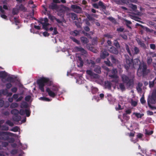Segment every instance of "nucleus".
I'll return each mask as SVG.
<instances>
[{
  "label": "nucleus",
  "instance_id": "obj_20",
  "mask_svg": "<svg viewBox=\"0 0 156 156\" xmlns=\"http://www.w3.org/2000/svg\"><path fill=\"white\" fill-rule=\"evenodd\" d=\"M98 5L103 9H106V6L102 1H99L98 2Z\"/></svg>",
  "mask_w": 156,
  "mask_h": 156
},
{
  "label": "nucleus",
  "instance_id": "obj_26",
  "mask_svg": "<svg viewBox=\"0 0 156 156\" xmlns=\"http://www.w3.org/2000/svg\"><path fill=\"white\" fill-rule=\"evenodd\" d=\"M98 38L97 37H95L93 38L92 40V44L93 45L97 44L98 43Z\"/></svg>",
  "mask_w": 156,
  "mask_h": 156
},
{
  "label": "nucleus",
  "instance_id": "obj_37",
  "mask_svg": "<svg viewBox=\"0 0 156 156\" xmlns=\"http://www.w3.org/2000/svg\"><path fill=\"white\" fill-rule=\"evenodd\" d=\"M114 44L117 49L120 48V46L119 44L117 41L115 40V41Z\"/></svg>",
  "mask_w": 156,
  "mask_h": 156
},
{
  "label": "nucleus",
  "instance_id": "obj_27",
  "mask_svg": "<svg viewBox=\"0 0 156 156\" xmlns=\"http://www.w3.org/2000/svg\"><path fill=\"white\" fill-rule=\"evenodd\" d=\"M86 16L87 17V18L89 21H93L94 20V18L92 16L91 14H86Z\"/></svg>",
  "mask_w": 156,
  "mask_h": 156
},
{
  "label": "nucleus",
  "instance_id": "obj_6",
  "mask_svg": "<svg viewBox=\"0 0 156 156\" xmlns=\"http://www.w3.org/2000/svg\"><path fill=\"white\" fill-rule=\"evenodd\" d=\"M9 138V133L6 132H0V139L3 140H7Z\"/></svg>",
  "mask_w": 156,
  "mask_h": 156
},
{
  "label": "nucleus",
  "instance_id": "obj_8",
  "mask_svg": "<svg viewBox=\"0 0 156 156\" xmlns=\"http://www.w3.org/2000/svg\"><path fill=\"white\" fill-rule=\"evenodd\" d=\"M109 55V54L106 50H103L101 52L100 57L101 59H104Z\"/></svg>",
  "mask_w": 156,
  "mask_h": 156
},
{
  "label": "nucleus",
  "instance_id": "obj_42",
  "mask_svg": "<svg viewBox=\"0 0 156 156\" xmlns=\"http://www.w3.org/2000/svg\"><path fill=\"white\" fill-rule=\"evenodd\" d=\"M10 153L11 154L15 155L17 153L18 150L16 149H14L11 151Z\"/></svg>",
  "mask_w": 156,
  "mask_h": 156
},
{
  "label": "nucleus",
  "instance_id": "obj_52",
  "mask_svg": "<svg viewBox=\"0 0 156 156\" xmlns=\"http://www.w3.org/2000/svg\"><path fill=\"white\" fill-rule=\"evenodd\" d=\"M153 131H148L147 129H145V133L146 134L148 135H151L153 133Z\"/></svg>",
  "mask_w": 156,
  "mask_h": 156
},
{
  "label": "nucleus",
  "instance_id": "obj_46",
  "mask_svg": "<svg viewBox=\"0 0 156 156\" xmlns=\"http://www.w3.org/2000/svg\"><path fill=\"white\" fill-rule=\"evenodd\" d=\"M12 84L10 83H6L5 84V87L6 89H9L12 87Z\"/></svg>",
  "mask_w": 156,
  "mask_h": 156
},
{
  "label": "nucleus",
  "instance_id": "obj_29",
  "mask_svg": "<svg viewBox=\"0 0 156 156\" xmlns=\"http://www.w3.org/2000/svg\"><path fill=\"white\" fill-rule=\"evenodd\" d=\"M28 105L27 103L25 102H23L20 105V107L21 108H28Z\"/></svg>",
  "mask_w": 156,
  "mask_h": 156
},
{
  "label": "nucleus",
  "instance_id": "obj_62",
  "mask_svg": "<svg viewBox=\"0 0 156 156\" xmlns=\"http://www.w3.org/2000/svg\"><path fill=\"white\" fill-rule=\"evenodd\" d=\"M83 32V34L84 35L87 36V37L88 38H91V37L90 36V34H88L87 33H86V32Z\"/></svg>",
  "mask_w": 156,
  "mask_h": 156
},
{
  "label": "nucleus",
  "instance_id": "obj_39",
  "mask_svg": "<svg viewBox=\"0 0 156 156\" xmlns=\"http://www.w3.org/2000/svg\"><path fill=\"white\" fill-rule=\"evenodd\" d=\"M41 23L42 24L43 28L47 30V27L48 24L45 23Z\"/></svg>",
  "mask_w": 156,
  "mask_h": 156
},
{
  "label": "nucleus",
  "instance_id": "obj_45",
  "mask_svg": "<svg viewBox=\"0 0 156 156\" xmlns=\"http://www.w3.org/2000/svg\"><path fill=\"white\" fill-rule=\"evenodd\" d=\"M9 144L7 142H3L2 143V147H5L8 145Z\"/></svg>",
  "mask_w": 156,
  "mask_h": 156
},
{
  "label": "nucleus",
  "instance_id": "obj_4",
  "mask_svg": "<svg viewBox=\"0 0 156 156\" xmlns=\"http://www.w3.org/2000/svg\"><path fill=\"white\" fill-rule=\"evenodd\" d=\"M126 59V65H125V68L126 70L129 69V68L133 67H134L135 63L133 62V59L129 58V56L126 55H125Z\"/></svg>",
  "mask_w": 156,
  "mask_h": 156
},
{
  "label": "nucleus",
  "instance_id": "obj_1",
  "mask_svg": "<svg viewBox=\"0 0 156 156\" xmlns=\"http://www.w3.org/2000/svg\"><path fill=\"white\" fill-rule=\"evenodd\" d=\"M49 81V78L44 77L41 78L37 80V83L38 85L39 88L41 92H44V87Z\"/></svg>",
  "mask_w": 156,
  "mask_h": 156
},
{
  "label": "nucleus",
  "instance_id": "obj_25",
  "mask_svg": "<svg viewBox=\"0 0 156 156\" xmlns=\"http://www.w3.org/2000/svg\"><path fill=\"white\" fill-rule=\"evenodd\" d=\"M39 99L44 101H50L51 100L49 98L44 97H41L39 98Z\"/></svg>",
  "mask_w": 156,
  "mask_h": 156
},
{
  "label": "nucleus",
  "instance_id": "obj_28",
  "mask_svg": "<svg viewBox=\"0 0 156 156\" xmlns=\"http://www.w3.org/2000/svg\"><path fill=\"white\" fill-rule=\"evenodd\" d=\"M115 2H116V3L118 4H121L122 3V2L124 3H129V2L127 1H126V0H123V1H122V0H115Z\"/></svg>",
  "mask_w": 156,
  "mask_h": 156
},
{
  "label": "nucleus",
  "instance_id": "obj_64",
  "mask_svg": "<svg viewBox=\"0 0 156 156\" xmlns=\"http://www.w3.org/2000/svg\"><path fill=\"white\" fill-rule=\"evenodd\" d=\"M93 7L95 8L98 9H99V5L97 3H94L93 4Z\"/></svg>",
  "mask_w": 156,
  "mask_h": 156
},
{
  "label": "nucleus",
  "instance_id": "obj_15",
  "mask_svg": "<svg viewBox=\"0 0 156 156\" xmlns=\"http://www.w3.org/2000/svg\"><path fill=\"white\" fill-rule=\"evenodd\" d=\"M82 43L84 44H87L89 42L87 38L85 37H82L80 38Z\"/></svg>",
  "mask_w": 156,
  "mask_h": 156
},
{
  "label": "nucleus",
  "instance_id": "obj_48",
  "mask_svg": "<svg viewBox=\"0 0 156 156\" xmlns=\"http://www.w3.org/2000/svg\"><path fill=\"white\" fill-rule=\"evenodd\" d=\"M83 61H81L78 62V66L79 67H81L83 66Z\"/></svg>",
  "mask_w": 156,
  "mask_h": 156
},
{
  "label": "nucleus",
  "instance_id": "obj_50",
  "mask_svg": "<svg viewBox=\"0 0 156 156\" xmlns=\"http://www.w3.org/2000/svg\"><path fill=\"white\" fill-rule=\"evenodd\" d=\"M140 102L142 104H144L145 102V100L144 98V93H143V95L142 97L141 98L140 100Z\"/></svg>",
  "mask_w": 156,
  "mask_h": 156
},
{
  "label": "nucleus",
  "instance_id": "obj_35",
  "mask_svg": "<svg viewBox=\"0 0 156 156\" xmlns=\"http://www.w3.org/2000/svg\"><path fill=\"white\" fill-rule=\"evenodd\" d=\"M88 63L89 64L91 65V67H94L96 66L95 65V62L92 60H90L88 62Z\"/></svg>",
  "mask_w": 156,
  "mask_h": 156
},
{
  "label": "nucleus",
  "instance_id": "obj_13",
  "mask_svg": "<svg viewBox=\"0 0 156 156\" xmlns=\"http://www.w3.org/2000/svg\"><path fill=\"white\" fill-rule=\"evenodd\" d=\"M94 68V70L95 72L98 74L101 73V68L100 66L96 65Z\"/></svg>",
  "mask_w": 156,
  "mask_h": 156
},
{
  "label": "nucleus",
  "instance_id": "obj_30",
  "mask_svg": "<svg viewBox=\"0 0 156 156\" xmlns=\"http://www.w3.org/2000/svg\"><path fill=\"white\" fill-rule=\"evenodd\" d=\"M18 106V104L16 103H12L10 105V108H14L17 107Z\"/></svg>",
  "mask_w": 156,
  "mask_h": 156
},
{
  "label": "nucleus",
  "instance_id": "obj_16",
  "mask_svg": "<svg viewBox=\"0 0 156 156\" xmlns=\"http://www.w3.org/2000/svg\"><path fill=\"white\" fill-rule=\"evenodd\" d=\"M105 87L106 88L110 89L111 87V83L108 81H105Z\"/></svg>",
  "mask_w": 156,
  "mask_h": 156
},
{
  "label": "nucleus",
  "instance_id": "obj_9",
  "mask_svg": "<svg viewBox=\"0 0 156 156\" xmlns=\"http://www.w3.org/2000/svg\"><path fill=\"white\" fill-rule=\"evenodd\" d=\"M86 73L91 77L94 78H98V75L94 73L91 70H87Z\"/></svg>",
  "mask_w": 156,
  "mask_h": 156
},
{
  "label": "nucleus",
  "instance_id": "obj_11",
  "mask_svg": "<svg viewBox=\"0 0 156 156\" xmlns=\"http://www.w3.org/2000/svg\"><path fill=\"white\" fill-rule=\"evenodd\" d=\"M49 8L52 10L57 9H58V6L57 4L52 2L49 5Z\"/></svg>",
  "mask_w": 156,
  "mask_h": 156
},
{
  "label": "nucleus",
  "instance_id": "obj_44",
  "mask_svg": "<svg viewBox=\"0 0 156 156\" xmlns=\"http://www.w3.org/2000/svg\"><path fill=\"white\" fill-rule=\"evenodd\" d=\"M19 129V128L18 127L16 126L11 129V131L14 132H16L18 131Z\"/></svg>",
  "mask_w": 156,
  "mask_h": 156
},
{
  "label": "nucleus",
  "instance_id": "obj_17",
  "mask_svg": "<svg viewBox=\"0 0 156 156\" xmlns=\"http://www.w3.org/2000/svg\"><path fill=\"white\" fill-rule=\"evenodd\" d=\"M11 113L13 115H15L19 114V111L17 109H14L11 110Z\"/></svg>",
  "mask_w": 156,
  "mask_h": 156
},
{
  "label": "nucleus",
  "instance_id": "obj_5",
  "mask_svg": "<svg viewBox=\"0 0 156 156\" xmlns=\"http://www.w3.org/2000/svg\"><path fill=\"white\" fill-rule=\"evenodd\" d=\"M138 71H142L143 75L144 76L149 72V70L147 69L146 65L144 62H142L139 66Z\"/></svg>",
  "mask_w": 156,
  "mask_h": 156
},
{
  "label": "nucleus",
  "instance_id": "obj_59",
  "mask_svg": "<svg viewBox=\"0 0 156 156\" xmlns=\"http://www.w3.org/2000/svg\"><path fill=\"white\" fill-rule=\"evenodd\" d=\"M72 40L73 41L77 44H80V41H78L75 38H72Z\"/></svg>",
  "mask_w": 156,
  "mask_h": 156
},
{
  "label": "nucleus",
  "instance_id": "obj_2",
  "mask_svg": "<svg viewBox=\"0 0 156 156\" xmlns=\"http://www.w3.org/2000/svg\"><path fill=\"white\" fill-rule=\"evenodd\" d=\"M121 79L123 83L125 84L127 87H130L133 84L134 81L132 78H129L128 76L125 74L121 76Z\"/></svg>",
  "mask_w": 156,
  "mask_h": 156
},
{
  "label": "nucleus",
  "instance_id": "obj_21",
  "mask_svg": "<svg viewBox=\"0 0 156 156\" xmlns=\"http://www.w3.org/2000/svg\"><path fill=\"white\" fill-rule=\"evenodd\" d=\"M6 81L10 83H14L15 81V79L12 77H8L6 79Z\"/></svg>",
  "mask_w": 156,
  "mask_h": 156
},
{
  "label": "nucleus",
  "instance_id": "obj_36",
  "mask_svg": "<svg viewBox=\"0 0 156 156\" xmlns=\"http://www.w3.org/2000/svg\"><path fill=\"white\" fill-rule=\"evenodd\" d=\"M25 114H26L27 117H29L30 114V111L29 109H25Z\"/></svg>",
  "mask_w": 156,
  "mask_h": 156
},
{
  "label": "nucleus",
  "instance_id": "obj_18",
  "mask_svg": "<svg viewBox=\"0 0 156 156\" xmlns=\"http://www.w3.org/2000/svg\"><path fill=\"white\" fill-rule=\"evenodd\" d=\"M7 76V73L5 71H1L0 72V77L3 79H5Z\"/></svg>",
  "mask_w": 156,
  "mask_h": 156
},
{
  "label": "nucleus",
  "instance_id": "obj_61",
  "mask_svg": "<svg viewBox=\"0 0 156 156\" xmlns=\"http://www.w3.org/2000/svg\"><path fill=\"white\" fill-rule=\"evenodd\" d=\"M87 47L90 51H92L93 48L90 44H87Z\"/></svg>",
  "mask_w": 156,
  "mask_h": 156
},
{
  "label": "nucleus",
  "instance_id": "obj_14",
  "mask_svg": "<svg viewBox=\"0 0 156 156\" xmlns=\"http://www.w3.org/2000/svg\"><path fill=\"white\" fill-rule=\"evenodd\" d=\"M13 120L16 122H19L21 119V117L19 115H13L12 116Z\"/></svg>",
  "mask_w": 156,
  "mask_h": 156
},
{
  "label": "nucleus",
  "instance_id": "obj_24",
  "mask_svg": "<svg viewBox=\"0 0 156 156\" xmlns=\"http://www.w3.org/2000/svg\"><path fill=\"white\" fill-rule=\"evenodd\" d=\"M70 14L71 15V17L73 20L77 19V16L76 14L74 13H71Z\"/></svg>",
  "mask_w": 156,
  "mask_h": 156
},
{
  "label": "nucleus",
  "instance_id": "obj_63",
  "mask_svg": "<svg viewBox=\"0 0 156 156\" xmlns=\"http://www.w3.org/2000/svg\"><path fill=\"white\" fill-rule=\"evenodd\" d=\"M135 133V132H131V133H128L129 136L130 137H133L134 136Z\"/></svg>",
  "mask_w": 156,
  "mask_h": 156
},
{
  "label": "nucleus",
  "instance_id": "obj_7",
  "mask_svg": "<svg viewBox=\"0 0 156 156\" xmlns=\"http://www.w3.org/2000/svg\"><path fill=\"white\" fill-rule=\"evenodd\" d=\"M71 8L73 9V11L76 13H80L82 12V8L79 6L76 5H72Z\"/></svg>",
  "mask_w": 156,
  "mask_h": 156
},
{
  "label": "nucleus",
  "instance_id": "obj_58",
  "mask_svg": "<svg viewBox=\"0 0 156 156\" xmlns=\"http://www.w3.org/2000/svg\"><path fill=\"white\" fill-rule=\"evenodd\" d=\"M19 97V95L18 94H14L12 96V98L15 100H16Z\"/></svg>",
  "mask_w": 156,
  "mask_h": 156
},
{
  "label": "nucleus",
  "instance_id": "obj_49",
  "mask_svg": "<svg viewBox=\"0 0 156 156\" xmlns=\"http://www.w3.org/2000/svg\"><path fill=\"white\" fill-rule=\"evenodd\" d=\"M9 106V104L8 102L7 101L5 103L4 102L3 106L5 108H8Z\"/></svg>",
  "mask_w": 156,
  "mask_h": 156
},
{
  "label": "nucleus",
  "instance_id": "obj_60",
  "mask_svg": "<svg viewBox=\"0 0 156 156\" xmlns=\"http://www.w3.org/2000/svg\"><path fill=\"white\" fill-rule=\"evenodd\" d=\"M76 48L77 49L78 51H81L83 52H84V51H85L83 48L81 47H77Z\"/></svg>",
  "mask_w": 156,
  "mask_h": 156
},
{
  "label": "nucleus",
  "instance_id": "obj_31",
  "mask_svg": "<svg viewBox=\"0 0 156 156\" xmlns=\"http://www.w3.org/2000/svg\"><path fill=\"white\" fill-rule=\"evenodd\" d=\"M110 58L112 62L113 63H115L118 61V60L112 55L110 56Z\"/></svg>",
  "mask_w": 156,
  "mask_h": 156
},
{
  "label": "nucleus",
  "instance_id": "obj_19",
  "mask_svg": "<svg viewBox=\"0 0 156 156\" xmlns=\"http://www.w3.org/2000/svg\"><path fill=\"white\" fill-rule=\"evenodd\" d=\"M125 112L126 113L123 114V117L124 118H125V117H126L127 118V119H129V116H127L126 115L127 114H130L131 112V110L130 109H127L126 111Z\"/></svg>",
  "mask_w": 156,
  "mask_h": 156
},
{
  "label": "nucleus",
  "instance_id": "obj_22",
  "mask_svg": "<svg viewBox=\"0 0 156 156\" xmlns=\"http://www.w3.org/2000/svg\"><path fill=\"white\" fill-rule=\"evenodd\" d=\"M0 93H1V94L3 95H7L8 93V90L6 89H2L0 90Z\"/></svg>",
  "mask_w": 156,
  "mask_h": 156
},
{
  "label": "nucleus",
  "instance_id": "obj_12",
  "mask_svg": "<svg viewBox=\"0 0 156 156\" xmlns=\"http://www.w3.org/2000/svg\"><path fill=\"white\" fill-rule=\"evenodd\" d=\"M16 7L17 8L19 11L20 10L24 12L27 10L26 8L22 4H21L19 5H17L16 6Z\"/></svg>",
  "mask_w": 156,
  "mask_h": 156
},
{
  "label": "nucleus",
  "instance_id": "obj_34",
  "mask_svg": "<svg viewBox=\"0 0 156 156\" xmlns=\"http://www.w3.org/2000/svg\"><path fill=\"white\" fill-rule=\"evenodd\" d=\"M123 83H120L119 84V87L121 90L123 91L125 89V87Z\"/></svg>",
  "mask_w": 156,
  "mask_h": 156
},
{
  "label": "nucleus",
  "instance_id": "obj_10",
  "mask_svg": "<svg viewBox=\"0 0 156 156\" xmlns=\"http://www.w3.org/2000/svg\"><path fill=\"white\" fill-rule=\"evenodd\" d=\"M108 50L110 52L115 55H117L119 52L118 49L113 46H111L109 48Z\"/></svg>",
  "mask_w": 156,
  "mask_h": 156
},
{
  "label": "nucleus",
  "instance_id": "obj_40",
  "mask_svg": "<svg viewBox=\"0 0 156 156\" xmlns=\"http://www.w3.org/2000/svg\"><path fill=\"white\" fill-rule=\"evenodd\" d=\"M108 19L109 20H110V21H111V22H112V23H115L116 22V21L115 20V18L112 17H108Z\"/></svg>",
  "mask_w": 156,
  "mask_h": 156
},
{
  "label": "nucleus",
  "instance_id": "obj_55",
  "mask_svg": "<svg viewBox=\"0 0 156 156\" xmlns=\"http://www.w3.org/2000/svg\"><path fill=\"white\" fill-rule=\"evenodd\" d=\"M2 114L5 116H8L9 115V112L7 111L2 112Z\"/></svg>",
  "mask_w": 156,
  "mask_h": 156
},
{
  "label": "nucleus",
  "instance_id": "obj_47",
  "mask_svg": "<svg viewBox=\"0 0 156 156\" xmlns=\"http://www.w3.org/2000/svg\"><path fill=\"white\" fill-rule=\"evenodd\" d=\"M19 111V114L22 115H23L25 114V110H24L22 109H21Z\"/></svg>",
  "mask_w": 156,
  "mask_h": 156
},
{
  "label": "nucleus",
  "instance_id": "obj_57",
  "mask_svg": "<svg viewBox=\"0 0 156 156\" xmlns=\"http://www.w3.org/2000/svg\"><path fill=\"white\" fill-rule=\"evenodd\" d=\"M105 64L108 66H110L112 65V63L109 61H105Z\"/></svg>",
  "mask_w": 156,
  "mask_h": 156
},
{
  "label": "nucleus",
  "instance_id": "obj_38",
  "mask_svg": "<svg viewBox=\"0 0 156 156\" xmlns=\"http://www.w3.org/2000/svg\"><path fill=\"white\" fill-rule=\"evenodd\" d=\"M5 123L10 126H12L14 125L13 123L9 120H7Z\"/></svg>",
  "mask_w": 156,
  "mask_h": 156
},
{
  "label": "nucleus",
  "instance_id": "obj_54",
  "mask_svg": "<svg viewBox=\"0 0 156 156\" xmlns=\"http://www.w3.org/2000/svg\"><path fill=\"white\" fill-rule=\"evenodd\" d=\"M17 90V87H14L11 89V91L13 93H16Z\"/></svg>",
  "mask_w": 156,
  "mask_h": 156
},
{
  "label": "nucleus",
  "instance_id": "obj_51",
  "mask_svg": "<svg viewBox=\"0 0 156 156\" xmlns=\"http://www.w3.org/2000/svg\"><path fill=\"white\" fill-rule=\"evenodd\" d=\"M31 98V96L30 95H27L25 97V100L27 101H29Z\"/></svg>",
  "mask_w": 156,
  "mask_h": 156
},
{
  "label": "nucleus",
  "instance_id": "obj_41",
  "mask_svg": "<svg viewBox=\"0 0 156 156\" xmlns=\"http://www.w3.org/2000/svg\"><path fill=\"white\" fill-rule=\"evenodd\" d=\"M104 37H107L108 38H112L113 37L112 35L109 34H105L104 35Z\"/></svg>",
  "mask_w": 156,
  "mask_h": 156
},
{
  "label": "nucleus",
  "instance_id": "obj_3",
  "mask_svg": "<svg viewBox=\"0 0 156 156\" xmlns=\"http://www.w3.org/2000/svg\"><path fill=\"white\" fill-rule=\"evenodd\" d=\"M58 90V88L54 86L50 88L49 87H47L46 91L48 93V95L52 98H54L57 94V92Z\"/></svg>",
  "mask_w": 156,
  "mask_h": 156
},
{
  "label": "nucleus",
  "instance_id": "obj_23",
  "mask_svg": "<svg viewBox=\"0 0 156 156\" xmlns=\"http://www.w3.org/2000/svg\"><path fill=\"white\" fill-rule=\"evenodd\" d=\"M19 10L17 8H13L12 10V13L13 15H17L19 12Z\"/></svg>",
  "mask_w": 156,
  "mask_h": 156
},
{
  "label": "nucleus",
  "instance_id": "obj_53",
  "mask_svg": "<svg viewBox=\"0 0 156 156\" xmlns=\"http://www.w3.org/2000/svg\"><path fill=\"white\" fill-rule=\"evenodd\" d=\"M58 34V32L57 31V28L56 27H54V31L52 33L53 35H56Z\"/></svg>",
  "mask_w": 156,
  "mask_h": 156
},
{
  "label": "nucleus",
  "instance_id": "obj_32",
  "mask_svg": "<svg viewBox=\"0 0 156 156\" xmlns=\"http://www.w3.org/2000/svg\"><path fill=\"white\" fill-rule=\"evenodd\" d=\"M1 129L3 130L7 131L9 129V127L5 125H4L0 127Z\"/></svg>",
  "mask_w": 156,
  "mask_h": 156
},
{
  "label": "nucleus",
  "instance_id": "obj_56",
  "mask_svg": "<svg viewBox=\"0 0 156 156\" xmlns=\"http://www.w3.org/2000/svg\"><path fill=\"white\" fill-rule=\"evenodd\" d=\"M124 30V28L122 27H120L117 28L116 29V30L119 32H122Z\"/></svg>",
  "mask_w": 156,
  "mask_h": 156
},
{
  "label": "nucleus",
  "instance_id": "obj_33",
  "mask_svg": "<svg viewBox=\"0 0 156 156\" xmlns=\"http://www.w3.org/2000/svg\"><path fill=\"white\" fill-rule=\"evenodd\" d=\"M125 46L127 52L129 53V55L131 56L132 55V53H131V51L129 49V46L127 44H126Z\"/></svg>",
  "mask_w": 156,
  "mask_h": 156
},
{
  "label": "nucleus",
  "instance_id": "obj_43",
  "mask_svg": "<svg viewBox=\"0 0 156 156\" xmlns=\"http://www.w3.org/2000/svg\"><path fill=\"white\" fill-rule=\"evenodd\" d=\"M109 76L112 78L117 79L118 78V76L117 74H113L112 75H109Z\"/></svg>",
  "mask_w": 156,
  "mask_h": 156
}]
</instances>
